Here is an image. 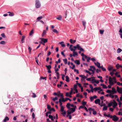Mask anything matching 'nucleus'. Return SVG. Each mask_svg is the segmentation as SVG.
<instances>
[{
	"label": "nucleus",
	"mask_w": 122,
	"mask_h": 122,
	"mask_svg": "<svg viewBox=\"0 0 122 122\" xmlns=\"http://www.w3.org/2000/svg\"><path fill=\"white\" fill-rule=\"evenodd\" d=\"M73 56L74 57H75V56L78 55V54L76 52H75L73 51Z\"/></svg>",
	"instance_id": "19"
},
{
	"label": "nucleus",
	"mask_w": 122,
	"mask_h": 122,
	"mask_svg": "<svg viewBox=\"0 0 122 122\" xmlns=\"http://www.w3.org/2000/svg\"><path fill=\"white\" fill-rule=\"evenodd\" d=\"M91 60V58L90 57H88V58L87 59V62H89V61Z\"/></svg>",
	"instance_id": "51"
},
{
	"label": "nucleus",
	"mask_w": 122,
	"mask_h": 122,
	"mask_svg": "<svg viewBox=\"0 0 122 122\" xmlns=\"http://www.w3.org/2000/svg\"><path fill=\"white\" fill-rule=\"evenodd\" d=\"M28 49L29 51V53L30 54L31 53V51L32 49L29 46Z\"/></svg>",
	"instance_id": "40"
},
{
	"label": "nucleus",
	"mask_w": 122,
	"mask_h": 122,
	"mask_svg": "<svg viewBox=\"0 0 122 122\" xmlns=\"http://www.w3.org/2000/svg\"><path fill=\"white\" fill-rule=\"evenodd\" d=\"M14 15V14L13 12H11V13L9 14V15L10 16H12Z\"/></svg>",
	"instance_id": "43"
},
{
	"label": "nucleus",
	"mask_w": 122,
	"mask_h": 122,
	"mask_svg": "<svg viewBox=\"0 0 122 122\" xmlns=\"http://www.w3.org/2000/svg\"><path fill=\"white\" fill-rule=\"evenodd\" d=\"M112 103L113 104V105H112L113 107L114 108H115L117 105V103L114 100H113V101Z\"/></svg>",
	"instance_id": "8"
},
{
	"label": "nucleus",
	"mask_w": 122,
	"mask_h": 122,
	"mask_svg": "<svg viewBox=\"0 0 122 122\" xmlns=\"http://www.w3.org/2000/svg\"><path fill=\"white\" fill-rule=\"evenodd\" d=\"M46 31L45 30H44L42 35V37H43L46 34Z\"/></svg>",
	"instance_id": "29"
},
{
	"label": "nucleus",
	"mask_w": 122,
	"mask_h": 122,
	"mask_svg": "<svg viewBox=\"0 0 122 122\" xmlns=\"http://www.w3.org/2000/svg\"><path fill=\"white\" fill-rule=\"evenodd\" d=\"M90 99L91 101H92L94 100V99L92 97H90Z\"/></svg>",
	"instance_id": "53"
},
{
	"label": "nucleus",
	"mask_w": 122,
	"mask_h": 122,
	"mask_svg": "<svg viewBox=\"0 0 122 122\" xmlns=\"http://www.w3.org/2000/svg\"><path fill=\"white\" fill-rule=\"evenodd\" d=\"M107 106H104L102 110L103 111H106L107 110Z\"/></svg>",
	"instance_id": "23"
},
{
	"label": "nucleus",
	"mask_w": 122,
	"mask_h": 122,
	"mask_svg": "<svg viewBox=\"0 0 122 122\" xmlns=\"http://www.w3.org/2000/svg\"><path fill=\"white\" fill-rule=\"evenodd\" d=\"M93 80L94 81V82L98 84L99 83V81H96L95 80Z\"/></svg>",
	"instance_id": "50"
},
{
	"label": "nucleus",
	"mask_w": 122,
	"mask_h": 122,
	"mask_svg": "<svg viewBox=\"0 0 122 122\" xmlns=\"http://www.w3.org/2000/svg\"><path fill=\"white\" fill-rule=\"evenodd\" d=\"M34 30L32 29L30 31L29 33V35L30 36H31L34 33Z\"/></svg>",
	"instance_id": "21"
},
{
	"label": "nucleus",
	"mask_w": 122,
	"mask_h": 122,
	"mask_svg": "<svg viewBox=\"0 0 122 122\" xmlns=\"http://www.w3.org/2000/svg\"><path fill=\"white\" fill-rule=\"evenodd\" d=\"M97 89L98 90H100V91H103V90L101 89V88L100 87H97Z\"/></svg>",
	"instance_id": "54"
},
{
	"label": "nucleus",
	"mask_w": 122,
	"mask_h": 122,
	"mask_svg": "<svg viewBox=\"0 0 122 122\" xmlns=\"http://www.w3.org/2000/svg\"><path fill=\"white\" fill-rule=\"evenodd\" d=\"M94 63L95 65L97 66V67L99 68H101V67L100 66V63L98 62H97V63H96L95 62H94Z\"/></svg>",
	"instance_id": "9"
},
{
	"label": "nucleus",
	"mask_w": 122,
	"mask_h": 122,
	"mask_svg": "<svg viewBox=\"0 0 122 122\" xmlns=\"http://www.w3.org/2000/svg\"><path fill=\"white\" fill-rule=\"evenodd\" d=\"M82 24L84 27L85 28H86V22L85 21H82Z\"/></svg>",
	"instance_id": "26"
},
{
	"label": "nucleus",
	"mask_w": 122,
	"mask_h": 122,
	"mask_svg": "<svg viewBox=\"0 0 122 122\" xmlns=\"http://www.w3.org/2000/svg\"><path fill=\"white\" fill-rule=\"evenodd\" d=\"M46 66L47 68V69L50 70L51 68V65L47 66L46 65Z\"/></svg>",
	"instance_id": "18"
},
{
	"label": "nucleus",
	"mask_w": 122,
	"mask_h": 122,
	"mask_svg": "<svg viewBox=\"0 0 122 122\" xmlns=\"http://www.w3.org/2000/svg\"><path fill=\"white\" fill-rule=\"evenodd\" d=\"M1 36L4 38H5L6 37V36L5 35V34L4 33H2L1 34Z\"/></svg>",
	"instance_id": "49"
},
{
	"label": "nucleus",
	"mask_w": 122,
	"mask_h": 122,
	"mask_svg": "<svg viewBox=\"0 0 122 122\" xmlns=\"http://www.w3.org/2000/svg\"><path fill=\"white\" fill-rule=\"evenodd\" d=\"M61 54L64 57L65 56V55L64 54V53L63 51H62L61 52Z\"/></svg>",
	"instance_id": "55"
},
{
	"label": "nucleus",
	"mask_w": 122,
	"mask_h": 122,
	"mask_svg": "<svg viewBox=\"0 0 122 122\" xmlns=\"http://www.w3.org/2000/svg\"><path fill=\"white\" fill-rule=\"evenodd\" d=\"M47 108L48 109L50 110L51 109V107L50 105H47Z\"/></svg>",
	"instance_id": "52"
},
{
	"label": "nucleus",
	"mask_w": 122,
	"mask_h": 122,
	"mask_svg": "<svg viewBox=\"0 0 122 122\" xmlns=\"http://www.w3.org/2000/svg\"><path fill=\"white\" fill-rule=\"evenodd\" d=\"M72 46V45H70L69 49L71 51H75L76 50V49H77L78 50H79L81 51H84V49L82 48H81V47L78 44L76 45V46H73V48H74V49L72 48H71V47Z\"/></svg>",
	"instance_id": "1"
},
{
	"label": "nucleus",
	"mask_w": 122,
	"mask_h": 122,
	"mask_svg": "<svg viewBox=\"0 0 122 122\" xmlns=\"http://www.w3.org/2000/svg\"><path fill=\"white\" fill-rule=\"evenodd\" d=\"M109 84L111 85H113L114 84V82L112 80V78L110 77L109 78Z\"/></svg>",
	"instance_id": "6"
},
{
	"label": "nucleus",
	"mask_w": 122,
	"mask_h": 122,
	"mask_svg": "<svg viewBox=\"0 0 122 122\" xmlns=\"http://www.w3.org/2000/svg\"><path fill=\"white\" fill-rule=\"evenodd\" d=\"M116 67L117 69H118L120 68V65L119 64H117L116 65Z\"/></svg>",
	"instance_id": "44"
},
{
	"label": "nucleus",
	"mask_w": 122,
	"mask_h": 122,
	"mask_svg": "<svg viewBox=\"0 0 122 122\" xmlns=\"http://www.w3.org/2000/svg\"><path fill=\"white\" fill-rule=\"evenodd\" d=\"M25 37V36H23L22 37V38L21 40V42L22 43H23L24 42V41Z\"/></svg>",
	"instance_id": "20"
},
{
	"label": "nucleus",
	"mask_w": 122,
	"mask_h": 122,
	"mask_svg": "<svg viewBox=\"0 0 122 122\" xmlns=\"http://www.w3.org/2000/svg\"><path fill=\"white\" fill-rule=\"evenodd\" d=\"M76 106H75V107L74 108H70L69 109V110L71 111L72 112V113H73L76 110Z\"/></svg>",
	"instance_id": "7"
},
{
	"label": "nucleus",
	"mask_w": 122,
	"mask_h": 122,
	"mask_svg": "<svg viewBox=\"0 0 122 122\" xmlns=\"http://www.w3.org/2000/svg\"><path fill=\"white\" fill-rule=\"evenodd\" d=\"M63 61H64V62L65 63V64H67V60L66 59H64L63 60Z\"/></svg>",
	"instance_id": "41"
},
{
	"label": "nucleus",
	"mask_w": 122,
	"mask_h": 122,
	"mask_svg": "<svg viewBox=\"0 0 122 122\" xmlns=\"http://www.w3.org/2000/svg\"><path fill=\"white\" fill-rule=\"evenodd\" d=\"M104 31L103 30H100V32L101 34H102L104 32Z\"/></svg>",
	"instance_id": "36"
},
{
	"label": "nucleus",
	"mask_w": 122,
	"mask_h": 122,
	"mask_svg": "<svg viewBox=\"0 0 122 122\" xmlns=\"http://www.w3.org/2000/svg\"><path fill=\"white\" fill-rule=\"evenodd\" d=\"M46 77H44L43 76H41L40 77V79H45L46 80Z\"/></svg>",
	"instance_id": "39"
},
{
	"label": "nucleus",
	"mask_w": 122,
	"mask_h": 122,
	"mask_svg": "<svg viewBox=\"0 0 122 122\" xmlns=\"http://www.w3.org/2000/svg\"><path fill=\"white\" fill-rule=\"evenodd\" d=\"M77 84H78V86H79L81 88V87H82L81 86V84L79 83H77Z\"/></svg>",
	"instance_id": "62"
},
{
	"label": "nucleus",
	"mask_w": 122,
	"mask_h": 122,
	"mask_svg": "<svg viewBox=\"0 0 122 122\" xmlns=\"http://www.w3.org/2000/svg\"><path fill=\"white\" fill-rule=\"evenodd\" d=\"M56 19L59 20H61L62 19V17L61 15L58 16V17L56 18Z\"/></svg>",
	"instance_id": "16"
},
{
	"label": "nucleus",
	"mask_w": 122,
	"mask_h": 122,
	"mask_svg": "<svg viewBox=\"0 0 122 122\" xmlns=\"http://www.w3.org/2000/svg\"><path fill=\"white\" fill-rule=\"evenodd\" d=\"M103 71H106V69L104 67H103L102 66L101 67V68Z\"/></svg>",
	"instance_id": "28"
},
{
	"label": "nucleus",
	"mask_w": 122,
	"mask_h": 122,
	"mask_svg": "<svg viewBox=\"0 0 122 122\" xmlns=\"http://www.w3.org/2000/svg\"><path fill=\"white\" fill-rule=\"evenodd\" d=\"M52 31L55 33H58V31H57L56 29H53L52 30Z\"/></svg>",
	"instance_id": "37"
},
{
	"label": "nucleus",
	"mask_w": 122,
	"mask_h": 122,
	"mask_svg": "<svg viewBox=\"0 0 122 122\" xmlns=\"http://www.w3.org/2000/svg\"><path fill=\"white\" fill-rule=\"evenodd\" d=\"M0 44H1L4 45L6 44V42L5 41H3L0 42Z\"/></svg>",
	"instance_id": "34"
},
{
	"label": "nucleus",
	"mask_w": 122,
	"mask_h": 122,
	"mask_svg": "<svg viewBox=\"0 0 122 122\" xmlns=\"http://www.w3.org/2000/svg\"><path fill=\"white\" fill-rule=\"evenodd\" d=\"M101 86H102V87L103 89H107V86L103 84H101Z\"/></svg>",
	"instance_id": "15"
},
{
	"label": "nucleus",
	"mask_w": 122,
	"mask_h": 122,
	"mask_svg": "<svg viewBox=\"0 0 122 122\" xmlns=\"http://www.w3.org/2000/svg\"><path fill=\"white\" fill-rule=\"evenodd\" d=\"M94 115H96L97 114L96 112V111H94L92 113Z\"/></svg>",
	"instance_id": "61"
},
{
	"label": "nucleus",
	"mask_w": 122,
	"mask_h": 122,
	"mask_svg": "<svg viewBox=\"0 0 122 122\" xmlns=\"http://www.w3.org/2000/svg\"><path fill=\"white\" fill-rule=\"evenodd\" d=\"M90 67L93 70L95 71L96 70V68H95V67L93 66H90Z\"/></svg>",
	"instance_id": "35"
},
{
	"label": "nucleus",
	"mask_w": 122,
	"mask_h": 122,
	"mask_svg": "<svg viewBox=\"0 0 122 122\" xmlns=\"http://www.w3.org/2000/svg\"><path fill=\"white\" fill-rule=\"evenodd\" d=\"M112 94H114V93H116L117 91L115 89L114 87L112 88Z\"/></svg>",
	"instance_id": "10"
},
{
	"label": "nucleus",
	"mask_w": 122,
	"mask_h": 122,
	"mask_svg": "<svg viewBox=\"0 0 122 122\" xmlns=\"http://www.w3.org/2000/svg\"><path fill=\"white\" fill-rule=\"evenodd\" d=\"M57 96L58 97H60V95L61 94V92L60 91H58L57 93Z\"/></svg>",
	"instance_id": "45"
},
{
	"label": "nucleus",
	"mask_w": 122,
	"mask_h": 122,
	"mask_svg": "<svg viewBox=\"0 0 122 122\" xmlns=\"http://www.w3.org/2000/svg\"><path fill=\"white\" fill-rule=\"evenodd\" d=\"M96 72L97 73H98L99 72H100L101 71V70L100 69H97L96 70Z\"/></svg>",
	"instance_id": "42"
},
{
	"label": "nucleus",
	"mask_w": 122,
	"mask_h": 122,
	"mask_svg": "<svg viewBox=\"0 0 122 122\" xmlns=\"http://www.w3.org/2000/svg\"><path fill=\"white\" fill-rule=\"evenodd\" d=\"M113 69L112 67H111L110 66H109L108 68V70L109 71H111Z\"/></svg>",
	"instance_id": "32"
},
{
	"label": "nucleus",
	"mask_w": 122,
	"mask_h": 122,
	"mask_svg": "<svg viewBox=\"0 0 122 122\" xmlns=\"http://www.w3.org/2000/svg\"><path fill=\"white\" fill-rule=\"evenodd\" d=\"M33 95L32 96V97H33L35 98L36 97V95L35 94L33 93Z\"/></svg>",
	"instance_id": "58"
},
{
	"label": "nucleus",
	"mask_w": 122,
	"mask_h": 122,
	"mask_svg": "<svg viewBox=\"0 0 122 122\" xmlns=\"http://www.w3.org/2000/svg\"><path fill=\"white\" fill-rule=\"evenodd\" d=\"M61 114H63L64 115H63V116L64 117L65 116L64 115L66 114V111H64L63 112H62L61 113Z\"/></svg>",
	"instance_id": "46"
},
{
	"label": "nucleus",
	"mask_w": 122,
	"mask_h": 122,
	"mask_svg": "<svg viewBox=\"0 0 122 122\" xmlns=\"http://www.w3.org/2000/svg\"><path fill=\"white\" fill-rule=\"evenodd\" d=\"M82 103L83 105L84 106H85L86 104V102H85L83 101L82 102Z\"/></svg>",
	"instance_id": "47"
},
{
	"label": "nucleus",
	"mask_w": 122,
	"mask_h": 122,
	"mask_svg": "<svg viewBox=\"0 0 122 122\" xmlns=\"http://www.w3.org/2000/svg\"><path fill=\"white\" fill-rule=\"evenodd\" d=\"M69 41L71 44H73L76 42V40H73L72 39H71Z\"/></svg>",
	"instance_id": "11"
},
{
	"label": "nucleus",
	"mask_w": 122,
	"mask_h": 122,
	"mask_svg": "<svg viewBox=\"0 0 122 122\" xmlns=\"http://www.w3.org/2000/svg\"><path fill=\"white\" fill-rule=\"evenodd\" d=\"M49 117L50 119H51L52 118H53V117L51 115H49Z\"/></svg>",
	"instance_id": "60"
},
{
	"label": "nucleus",
	"mask_w": 122,
	"mask_h": 122,
	"mask_svg": "<svg viewBox=\"0 0 122 122\" xmlns=\"http://www.w3.org/2000/svg\"><path fill=\"white\" fill-rule=\"evenodd\" d=\"M122 51V50L121 49L119 48L117 50V53H119Z\"/></svg>",
	"instance_id": "27"
},
{
	"label": "nucleus",
	"mask_w": 122,
	"mask_h": 122,
	"mask_svg": "<svg viewBox=\"0 0 122 122\" xmlns=\"http://www.w3.org/2000/svg\"><path fill=\"white\" fill-rule=\"evenodd\" d=\"M114 74V72H110V74L111 75V76H113V75Z\"/></svg>",
	"instance_id": "64"
},
{
	"label": "nucleus",
	"mask_w": 122,
	"mask_h": 122,
	"mask_svg": "<svg viewBox=\"0 0 122 122\" xmlns=\"http://www.w3.org/2000/svg\"><path fill=\"white\" fill-rule=\"evenodd\" d=\"M50 110L51 111H52L53 112H55V110L54 108H52Z\"/></svg>",
	"instance_id": "63"
},
{
	"label": "nucleus",
	"mask_w": 122,
	"mask_h": 122,
	"mask_svg": "<svg viewBox=\"0 0 122 122\" xmlns=\"http://www.w3.org/2000/svg\"><path fill=\"white\" fill-rule=\"evenodd\" d=\"M100 102V100L99 99H96L95 101V103L96 104H97L98 103Z\"/></svg>",
	"instance_id": "12"
},
{
	"label": "nucleus",
	"mask_w": 122,
	"mask_h": 122,
	"mask_svg": "<svg viewBox=\"0 0 122 122\" xmlns=\"http://www.w3.org/2000/svg\"><path fill=\"white\" fill-rule=\"evenodd\" d=\"M67 114H69V115H70V114L72 113V112L71 111H69V110H68L67 111Z\"/></svg>",
	"instance_id": "33"
},
{
	"label": "nucleus",
	"mask_w": 122,
	"mask_h": 122,
	"mask_svg": "<svg viewBox=\"0 0 122 122\" xmlns=\"http://www.w3.org/2000/svg\"><path fill=\"white\" fill-rule=\"evenodd\" d=\"M35 5L36 7L37 8H39L41 7V4L38 0H36V1Z\"/></svg>",
	"instance_id": "3"
},
{
	"label": "nucleus",
	"mask_w": 122,
	"mask_h": 122,
	"mask_svg": "<svg viewBox=\"0 0 122 122\" xmlns=\"http://www.w3.org/2000/svg\"><path fill=\"white\" fill-rule=\"evenodd\" d=\"M58 100V98L57 97H55L54 98H53L52 99L53 101L55 102L56 100Z\"/></svg>",
	"instance_id": "38"
},
{
	"label": "nucleus",
	"mask_w": 122,
	"mask_h": 122,
	"mask_svg": "<svg viewBox=\"0 0 122 122\" xmlns=\"http://www.w3.org/2000/svg\"><path fill=\"white\" fill-rule=\"evenodd\" d=\"M75 63H76L77 64L79 65L80 64V62L79 60H76L74 61Z\"/></svg>",
	"instance_id": "13"
},
{
	"label": "nucleus",
	"mask_w": 122,
	"mask_h": 122,
	"mask_svg": "<svg viewBox=\"0 0 122 122\" xmlns=\"http://www.w3.org/2000/svg\"><path fill=\"white\" fill-rule=\"evenodd\" d=\"M61 111L62 112L64 111V107L63 106H61Z\"/></svg>",
	"instance_id": "25"
},
{
	"label": "nucleus",
	"mask_w": 122,
	"mask_h": 122,
	"mask_svg": "<svg viewBox=\"0 0 122 122\" xmlns=\"http://www.w3.org/2000/svg\"><path fill=\"white\" fill-rule=\"evenodd\" d=\"M32 118L33 119H34L35 117V114L34 113H32Z\"/></svg>",
	"instance_id": "57"
},
{
	"label": "nucleus",
	"mask_w": 122,
	"mask_h": 122,
	"mask_svg": "<svg viewBox=\"0 0 122 122\" xmlns=\"http://www.w3.org/2000/svg\"><path fill=\"white\" fill-rule=\"evenodd\" d=\"M112 102H111L110 103H108V107H111L112 105Z\"/></svg>",
	"instance_id": "31"
},
{
	"label": "nucleus",
	"mask_w": 122,
	"mask_h": 122,
	"mask_svg": "<svg viewBox=\"0 0 122 122\" xmlns=\"http://www.w3.org/2000/svg\"><path fill=\"white\" fill-rule=\"evenodd\" d=\"M117 92L119 93L122 94V88H119L118 86H117Z\"/></svg>",
	"instance_id": "4"
},
{
	"label": "nucleus",
	"mask_w": 122,
	"mask_h": 122,
	"mask_svg": "<svg viewBox=\"0 0 122 122\" xmlns=\"http://www.w3.org/2000/svg\"><path fill=\"white\" fill-rule=\"evenodd\" d=\"M42 18V16H40L38 17L37 19V20H38L37 21H39Z\"/></svg>",
	"instance_id": "30"
},
{
	"label": "nucleus",
	"mask_w": 122,
	"mask_h": 122,
	"mask_svg": "<svg viewBox=\"0 0 122 122\" xmlns=\"http://www.w3.org/2000/svg\"><path fill=\"white\" fill-rule=\"evenodd\" d=\"M79 76L80 77H81L83 79H86L87 77V76H85V75H80Z\"/></svg>",
	"instance_id": "14"
},
{
	"label": "nucleus",
	"mask_w": 122,
	"mask_h": 122,
	"mask_svg": "<svg viewBox=\"0 0 122 122\" xmlns=\"http://www.w3.org/2000/svg\"><path fill=\"white\" fill-rule=\"evenodd\" d=\"M70 103H67L66 105V107L68 109H69L70 108Z\"/></svg>",
	"instance_id": "22"
},
{
	"label": "nucleus",
	"mask_w": 122,
	"mask_h": 122,
	"mask_svg": "<svg viewBox=\"0 0 122 122\" xmlns=\"http://www.w3.org/2000/svg\"><path fill=\"white\" fill-rule=\"evenodd\" d=\"M86 80L88 81H91V78H87L86 79Z\"/></svg>",
	"instance_id": "59"
},
{
	"label": "nucleus",
	"mask_w": 122,
	"mask_h": 122,
	"mask_svg": "<svg viewBox=\"0 0 122 122\" xmlns=\"http://www.w3.org/2000/svg\"><path fill=\"white\" fill-rule=\"evenodd\" d=\"M91 59L93 62H94L96 61V59L94 58H92Z\"/></svg>",
	"instance_id": "56"
},
{
	"label": "nucleus",
	"mask_w": 122,
	"mask_h": 122,
	"mask_svg": "<svg viewBox=\"0 0 122 122\" xmlns=\"http://www.w3.org/2000/svg\"><path fill=\"white\" fill-rule=\"evenodd\" d=\"M66 81L67 82H68L69 81V77L68 76H66Z\"/></svg>",
	"instance_id": "24"
},
{
	"label": "nucleus",
	"mask_w": 122,
	"mask_h": 122,
	"mask_svg": "<svg viewBox=\"0 0 122 122\" xmlns=\"http://www.w3.org/2000/svg\"><path fill=\"white\" fill-rule=\"evenodd\" d=\"M40 39L41 40V42H42L43 43H46L48 41V39H44L43 38H41Z\"/></svg>",
	"instance_id": "5"
},
{
	"label": "nucleus",
	"mask_w": 122,
	"mask_h": 122,
	"mask_svg": "<svg viewBox=\"0 0 122 122\" xmlns=\"http://www.w3.org/2000/svg\"><path fill=\"white\" fill-rule=\"evenodd\" d=\"M110 118H112V120L115 122L117 121L119 119L117 117L116 115L111 116Z\"/></svg>",
	"instance_id": "2"
},
{
	"label": "nucleus",
	"mask_w": 122,
	"mask_h": 122,
	"mask_svg": "<svg viewBox=\"0 0 122 122\" xmlns=\"http://www.w3.org/2000/svg\"><path fill=\"white\" fill-rule=\"evenodd\" d=\"M107 93H110V94L112 93L111 91L109 90H107Z\"/></svg>",
	"instance_id": "48"
},
{
	"label": "nucleus",
	"mask_w": 122,
	"mask_h": 122,
	"mask_svg": "<svg viewBox=\"0 0 122 122\" xmlns=\"http://www.w3.org/2000/svg\"><path fill=\"white\" fill-rule=\"evenodd\" d=\"M9 120V118L7 116L5 117V118L4 119L3 121L4 122H5L7 121H8Z\"/></svg>",
	"instance_id": "17"
}]
</instances>
